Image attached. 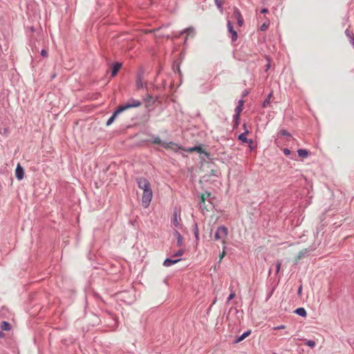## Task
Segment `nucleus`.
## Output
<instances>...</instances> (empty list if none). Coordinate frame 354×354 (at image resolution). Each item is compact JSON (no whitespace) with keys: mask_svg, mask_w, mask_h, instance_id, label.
I'll return each instance as SVG.
<instances>
[{"mask_svg":"<svg viewBox=\"0 0 354 354\" xmlns=\"http://www.w3.org/2000/svg\"><path fill=\"white\" fill-rule=\"evenodd\" d=\"M136 182L138 187L143 190L142 202L145 207H147L150 204L153 196L151 184L149 180L144 177L138 178Z\"/></svg>","mask_w":354,"mask_h":354,"instance_id":"1","label":"nucleus"},{"mask_svg":"<svg viewBox=\"0 0 354 354\" xmlns=\"http://www.w3.org/2000/svg\"><path fill=\"white\" fill-rule=\"evenodd\" d=\"M141 104L142 102L140 100H136L134 98L129 99L126 103L120 104L118 106L113 115L107 120L106 126L111 125L114 122L118 114L129 109L138 107L141 106Z\"/></svg>","mask_w":354,"mask_h":354,"instance_id":"2","label":"nucleus"},{"mask_svg":"<svg viewBox=\"0 0 354 354\" xmlns=\"http://www.w3.org/2000/svg\"><path fill=\"white\" fill-rule=\"evenodd\" d=\"M178 149L183 150L184 151L192 153V152H197L198 153H203L207 158H209V153L205 151L201 145H197L192 147H178Z\"/></svg>","mask_w":354,"mask_h":354,"instance_id":"3","label":"nucleus"},{"mask_svg":"<svg viewBox=\"0 0 354 354\" xmlns=\"http://www.w3.org/2000/svg\"><path fill=\"white\" fill-rule=\"evenodd\" d=\"M145 70L142 67H140L136 74V88L140 90L143 88V80L145 79Z\"/></svg>","mask_w":354,"mask_h":354,"instance_id":"4","label":"nucleus"},{"mask_svg":"<svg viewBox=\"0 0 354 354\" xmlns=\"http://www.w3.org/2000/svg\"><path fill=\"white\" fill-rule=\"evenodd\" d=\"M227 28L228 36L231 38V43L233 44L238 39V33L234 29L232 23L229 20L227 22Z\"/></svg>","mask_w":354,"mask_h":354,"instance_id":"5","label":"nucleus"},{"mask_svg":"<svg viewBox=\"0 0 354 354\" xmlns=\"http://www.w3.org/2000/svg\"><path fill=\"white\" fill-rule=\"evenodd\" d=\"M228 234V230L227 228L224 225H220L218 227L215 234H214V239L215 240H220L225 239Z\"/></svg>","mask_w":354,"mask_h":354,"instance_id":"6","label":"nucleus"},{"mask_svg":"<svg viewBox=\"0 0 354 354\" xmlns=\"http://www.w3.org/2000/svg\"><path fill=\"white\" fill-rule=\"evenodd\" d=\"M233 15L234 17L237 20V24L239 27H241L243 26V24H244V20H243V18L242 17V15L239 10V9L236 7H234V12H233Z\"/></svg>","mask_w":354,"mask_h":354,"instance_id":"7","label":"nucleus"},{"mask_svg":"<svg viewBox=\"0 0 354 354\" xmlns=\"http://www.w3.org/2000/svg\"><path fill=\"white\" fill-rule=\"evenodd\" d=\"M15 176H16V178L18 180H22L24 178V169L21 166L20 164H18L17 165V167L15 169Z\"/></svg>","mask_w":354,"mask_h":354,"instance_id":"8","label":"nucleus"},{"mask_svg":"<svg viewBox=\"0 0 354 354\" xmlns=\"http://www.w3.org/2000/svg\"><path fill=\"white\" fill-rule=\"evenodd\" d=\"M122 64L120 62H115L113 64L111 68V77H115L117 75L118 71L122 68Z\"/></svg>","mask_w":354,"mask_h":354,"instance_id":"9","label":"nucleus"},{"mask_svg":"<svg viewBox=\"0 0 354 354\" xmlns=\"http://www.w3.org/2000/svg\"><path fill=\"white\" fill-rule=\"evenodd\" d=\"M251 333V330H248L245 332H244L242 335L239 336L236 339L234 340V344H237L243 341L245 338H246L248 336H249Z\"/></svg>","mask_w":354,"mask_h":354,"instance_id":"10","label":"nucleus"},{"mask_svg":"<svg viewBox=\"0 0 354 354\" xmlns=\"http://www.w3.org/2000/svg\"><path fill=\"white\" fill-rule=\"evenodd\" d=\"M180 62L178 59L174 61L172 64V70L174 73H178L180 75H181V71L180 69Z\"/></svg>","mask_w":354,"mask_h":354,"instance_id":"11","label":"nucleus"},{"mask_svg":"<svg viewBox=\"0 0 354 354\" xmlns=\"http://www.w3.org/2000/svg\"><path fill=\"white\" fill-rule=\"evenodd\" d=\"M249 133H250V131L248 129H245V131L243 133L239 135V136H238L239 140H240L243 143H247V142H248L249 139L246 137V135L249 134Z\"/></svg>","mask_w":354,"mask_h":354,"instance_id":"12","label":"nucleus"},{"mask_svg":"<svg viewBox=\"0 0 354 354\" xmlns=\"http://www.w3.org/2000/svg\"><path fill=\"white\" fill-rule=\"evenodd\" d=\"M181 260V259H169V258H167L164 262H163V265L166 267H169V266H171L176 263H178V261H180Z\"/></svg>","mask_w":354,"mask_h":354,"instance_id":"13","label":"nucleus"},{"mask_svg":"<svg viewBox=\"0 0 354 354\" xmlns=\"http://www.w3.org/2000/svg\"><path fill=\"white\" fill-rule=\"evenodd\" d=\"M174 234L177 239V246L180 247L183 245V240L182 235L177 230L174 231Z\"/></svg>","mask_w":354,"mask_h":354,"instance_id":"14","label":"nucleus"},{"mask_svg":"<svg viewBox=\"0 0 354 354\" xmlns=\"http://www.w3.org/2000/svg\"><path fill=\"white\" fill-rule=\"evenodd\" d=\"M199 208L201 209L203 213H204L205 211H208V208L206 205L205 200H204V197H200Z\"/></svg>","mask_w":354,"mask_h":354,"instance_id":"15","label":"nucleus"},{"mask_svg":"<svg viewBox=\"0 0 354 354\" xmlns=\"http://www.w3.org/2000/svg\"><path fill=\"white\" fill-rule=\"evenodd\" d=\"M192 230L194 234L196 242L199 240V230L197 223L194 222L192 225Z\"/></svg>","mask_w":354,"mask_h":354,"instance_id":"16","label":"nucleus"},{"mask_svg":"<svg viewBox=\"0 0 354 354\" xmlns=\"http://www.w3.org/2000/svg\"><path fill=\"white\" fill-rule=\"evenodd\" d=\"M295 313L302 317H306L307 316L306 310L301 307L297 308L295 310Z\"/></svg>","mask_w":354,"mask_h":354,"instance_id":"17","label":"nucleus"},{"mask_svg":"<svg viewBox=\"0 0 354 354\" xmlns=\"http://www.w3.org/2000/svg\"><path fill=\"white\" fill-rule=\"evenodd\" d=\"M0 328L2 330L8 331L11 329V326H10V323H8V322L3 321L1 323Z\"/></svg>","mask_w":354,"mask_h":354,"instance_id":"18","label":"nucleus"},{"mask_svg":"<svg viewBox=\"0 0 354 354\" xmlns=\"http://www.w3.org/2000/svg\"><path fill=\"white\" fill-rule=\"evenodd\" d=\"M152 142L153 144H156V145H162L164 148H167L168 147V145L167 143H165V142H162L161 139L160 138V137L157 136L152 141Z\"/></svg>","mask_w":354,"mask_h":354,"instance_id":"19","label":"nucleus"},{"mask_svg":"<svg viewBox=\"0 0 354 354\" xmlns=\"http://www.w3.org/2000/svg\"><path fill=\"white\" fill-rule=\"evenodd\" d=\"M272 95V93L271 92L267 95V97L264 100V101L262 103L263 108H266L270 104Z\"/></svg>","mask_w":354,"mask_h":354,"instance_id":"20","label":"nucleus"},{"mask_svg":"<svg viewBox=\"0 0 354 354\" xmlns=\"http://www.w3.org/2000/svg\"><path fill=\"white\" fill-rule=\"evenodd\" d=\"M239 120H240V115L234 114V115H233V128L234 129H236L239 127Z\"/></svg>","mask_w":354,"mask_h":354,"instance_id":"21","label":"nucleus"},{"mask_svg":"<svg viewBox=\"0 0 354 354\" xmlns=\"http://www.w3.org/2000/svg\"><path fill=\"white\" fill-rule=\"evenodd\" d=\"M298 156L301 158H306L308 157L309 152L308 150L304 149H300L297 151Z\"/></svg>","mask_w":354,"mask_h":354,"instance_id":"22","label":"nucleus"},{"mask_svg":"<svg viewBox=\"0 0 354 354\" xmlns=\"http://www.w3.org/2000/svg\"><path fill=\"white\" fill-rule=\"evenodd\" d=\"M200 197H204V200H208L210 204H212L211 201V193L209 192L205 191L204 193L201 194Z\"/></svg>","mask_w":354,"mask_h":354,"instance_id":"23","label":"nucleus"},{"mask_svg":"<svg viewBox=\"0 0 354 354\" xmlns=\"http://www.w3.org/2000/svg\"><path fill=\"white\" fill-rule=\"evenodd\" d=\"M309 252V250L307 248H305L302 250H301L298 254H297V259L299 260L301 259H302L305 255H306Z\"/></svg>","mask_w":354,"mask_h":354,"instance_id":"24","label":"nucleus"},{"mask_svg":"<svg viewBox=\"0 0 354 354\" xmlns=\"http://www.w3.org/2000/svg\"><path fill=\"white\" fill-rule=\"evenodd\" d=\"M172 221H173V224L175 227H178L179 226V223L178 221V214H177V212H176V211L174 212Z\"/></svg>","mask_w":354,"mask_h":354,"instance_id":"25","label":"nucleus"},{"mask_svg":"<svg viewBox=\"0 0 354 354\" xmlns=\"http://www.w3.org/2000/svg\"><path fill=\"white\" fill-rule=\"evenodd\" d=\"M345 35L348 39V41L350 39H352V38H354V34L352 30H351L349 28L346 29L345 30Z\"/></svg>","mask_w":354,"mask_h":354,"instance_id":"26","label":"nucleus"},{"mask_svg":"<svg viewBox=\"0 0 354 354\" xmlns=\"http://www.w3.org/2000/svg\"><path fill=\"white\" fill-rule=\"evenodd\" d=\"M270 26V21H266L264 22L259 28L260 31H266Z\"/></svg>","mask_w":354,"mask_h":354,"instance_id":"27","label":"nucleus"},{"mask_svg":"<svg viewBox=\"0 0 354 354\" xmlns=\"http://www.w3.org/2000/svg\"><path fill=\"white\" fill-rule=\"evenodd\" d=\"M279 135L288 138L291 137V134L286 129H281L279 132Z\"/></svg>","mask_w":354,"mask_h":354,"instance_id":"28","label":"nucleus"},{"mask_svg":"<svg viewBox=\"0 0 354 354\" xmlns=\"http://www.w3.org/2000/svg\"><path fill=\"white\" fill-rule=\"evenodd\" d=\"M275 266H276L275 274H277L279 272L280 268L281 266V261L280 260H277L276 261Z\"/></svg>","mask_w":354,"mask_h":354,"instance_id":"29","label":"nucleus"},{"mask_svg":"<svg viewBox=\"0 0 354 354\" xmlns=\"http://www.w3.org/2000/svg\"><path fill=\"white\" fill-rule=\"evenodd\" d=\"M248 144V147H250V150H254L255 148V146L254 145V142L252 139H249L248 142H247Z\"/></svg>","mask_w":354,"mask_h":354,"instance_id":"30","label":"nucleus"},{"mask_svg":"<svg viewBox=\"0 0 354 354\" xmlns=\"http://www.w3.org/2000/svg\"><path fill=\"white\" fill-rule=\"evenodd\" d=\"M215 3L218 8L223 9V0H214Z\"/></svg>","mask_w":354,"mask_h":354,"instance_id":"31","label":"nucleus"},{"mask_svg":"<svg viewBox=\"0 0 354 354\" xmlns=\"http://www.w3.org/2000/svg\"><path fill=\"white\" fill-rule=\"evenodd\" d=\"M243 111V107L241 106L237 105V106L235 109V115H239L241 112Z\"/></svg>","mask_w":354,"mask_h":354,"instance_id":"32","label":"nucleus"},{"mask_svg":"<svg viewBox=\"0 0 354 354\" xmlns=\"http://www.w3.org/2000/svg\"><path fill=\"white\" fill-rule=\"evenodd\" d=\"M306 344L311 348H313L315 346V342L313 340H308L306 342Z\"/></svg>","mask_w":354,"mask_h":354,"instance_id":"33","label":"nucleus"},{"mask_svg":"<svg viewBox=\"0 0 354 354\" xmlns=\"http://www.w3.org/2000/svg\"><path fill=\"white\" fill-rule=\"evenodd\" d=\"M194 32V28L192 27H189V28H187L186 29H185L182 32L181 34H183V33H189V32Z\"/></svg>","mask_w":354,"mask_h":354,"instance_id":"34","label":"nucleus"},{"mask_svg":"<svg viewBox=\"0 0 354 354\" xmlns=\"http://www.w3.org/2000/svg\"><path fill=\"white\" fill-rule=\"evenodd\" d=\"M225 248L226 247L225 246H223V252L222 253L220 254V259H219V263L221 261L222 259L225 257Z\"/></svg>","mask_w":354,"mask_h":354,"instance_id":"35","label":"nucleus"},{"mask_svg":"<svg viewBox=\"0 0 354 354\" xmlns=\"http://www.w3.org/2000/svg\"><path fill=\"white\" fill-rule=\"evenodd\" d=\"M340 198H339V203H345V196L344 194H342V192H339Z\"/></svg>","mask_w":354,"mask_h":354,"instance_id":"36","label":"nucleus"},{"mask_svg":"<svg viewBox=\"0 0 354 354\" xmlns=\"http://www.w3.org/2000/svg\"><path fill=\"white\" fill-rule=\"evenodd\" d=\"M183 254H184V250H179L178 251H177L174 254V256H175V257L182 256Z\"/></svg>","mask_w":354,"mask_h":354,"instance_id":"37","label":"nucleus"},{"mask_svg":"<svg viewBox=\"0 0 354 354\" xmlns=\"http://www.w3.org/2000/svg\"><path fill=\"white\" fill-rule=\"evenodd\" d=\"M283 153H284L286 156H289V155H290V153H291V151H290L289 149H288V148H284V149H283Z\"/></svg>","mask_w":354,"mask_h":354,"instance_id":"38","label":"nucleus"},{"mask_svg":"<svg viewBox=\"0 0 354 354\" xmlns=\"http://www.w3.org/2000/svg\"><path fill=\"white\" fill-rule=\"evenodd\" d=\"M41 55L43 57H46L48 56V52L45 49H42L41 51Z\"/></svg>","mask_w":354,"mask_h":354,"instance_id":"39","label":"nucleus"},{"mask_svg":"<svg viewBox=\"0 0 354 354\" xmlns=\"http://www.w3.org/2000/svg\"><path fill=\"white\" fill-rule=\"evenodd\" d=\"M234 297H235V293L234 292H231L230 294V295L228 296V297H227V301H230V300L234 299Z\"/></svg>","mask_w":354,"mask_h":354,"instance_id":"40","label":"nucleus"},{"mask_svg":"<svg viewBox=\"0 0 354 354\" xmlns=\"http://www.w3.org/2000/svg\"><path fill=\"white\" fill-rule=\"evenodd\" d=\"M286 328L285 325H280L278 326H276L274 328V330H280V329H284Z\"/></svg>","mask_w":354,"mask_h":354,"instance_id":"41","label":"nucleus"},{"mask_svg":"<svg viewBox=\"0 0 354 354\" xmlns=\"http://www.w3.org/2000/svg\"><path fill=\"white\" fill-rule=\"evenodd\" d=\"M301 291H302V285H300L298 288V290H297V295L299 297H301Z\"/></svg>","mask_w":354,"mask_h":354,"instance_id":"42","label":"nucleus"},{"mask_svg":"<svg viewBox=\"0 0 354 354\" xmlns=\"http://www.w3.org/2000/svg\"><path fill=\"white\" fill-rule=\"evenodd\" d=\"M268 12V9L266 8H263L261 10V13L266 14Z\"/></svg>","mask_w":354,"mask_h":354,"instance_id":"43","label":"nucleus"},{"mask_svg":"<svg viewBox=\"0 0 354 354\" xmlns=\"http://www.w3.org/2000/svg\"><path fill=\"white\" fill-rule=\"evenodd\" d=\"M342 221L339 223L337 222H335L333 223V226H335V227H340L342 225Z\"/></svg>","mask_w":354,"mask_h":354,"instance_id":"44","label":"nucleus"},{"mask_svg":"<svg viewBox=\"0 0 354 354\" xmlns=\"http://www.w3.org/2000/svg\"><path fill=\"white\" fill-rule=\"evenodd\" d=\"M8 132V129H6V128H4V129H3V131H2L1 130H0V133H1V134H4V135H5V134H6Z\"/></svg>","mask_w":354,"mask_h":354,"instance_id":"45","label":"nucleus"},{"mask_svg":"<svg viewBox=\"0 0 354 354\" xmlns=\"http://www.w3.org/2000/svg\"><path fill=\"white\" fill-rule=\"evenodd\" d=\"M151 100H152V96L150 95H147V98L145 100L149 102Z\"/></svg>","mask_w":354,"mask_h":354,"instance_id":"46","label":"nucleus"},{"mask_svg":"<svg viewBox=\"0 0 354 354\" xmlns=\"http://www.w3.org/2000/svg\"><path fill=\"white\" fill-rule=\"evenodd\" d=\"M243 104H244V101H243V100H242V99H241V100H240L239 101V102H238V105H239V106H242V107H243Z\"/></svg>","mask_w":354,"mask_h":354,"instance_id":"47","label":"nucleus"},{"mask_svg":"<svg viewBox=\"0 0 354 354\" xmlns=\"http://www.w3.org/2000/svg\"><path fill=\"white\" fill-rule=\"evenodd\" d=\"M349 43L351 44V46L354 48V38H352V39H350Z\"/></svg>","mask_w":354,"mask_h":354,"instance_id":"48","label":"nucleus"},{"mask_svg":"<svg viewBox=\"0 0 354 354\" xmlns=\"http://www.w3.org/2000/svg\"><path fill=\"white\" fill-rule=\"evenodd\" d=\"M4 336H5L4 333L1 330H0V338H3V337H4Z\"/></svg>","mask_w":354,"mask_h":354,"instance_id":"49","label":"nucleus"},{"mask_svg":"<svg viewBox=\"0 0 354 354\" xmlns=\"http://www.w3.org/2000/svg\"><path fill=\"white\" fill-rule=\"evenodd\" d=\"M243 129H244V131H245V129H248L246 124H243Z\"/></svg>","mask_w":354,"mask_h":354,"instance_id":"50","label":"nucleus"},{"mask_svg":"<svg viewBox=\"0 0 354 354\" xmlns=\"http://www.w3.org/2000/svg\"><path fill=\"white\" fill-rule=\"evenodd\" d=\"M248 94V91H245V92L243 93V97L246 96Z\"/></svg>","mask_w":354,"mask_h":354,"instance_id":"51","label":"nucleus"},{"mask_svg":"<svg viewBox=\"0 0 354 354\" xmlns=\"http://www.w3.org/2000/svg\"><path fill=\"white\" fill-rule=\"evenodd\" d=\"M30 30H31V31H32V32H33V31L35 30V29H34V28H33V27H31V28H30Z\"/></svg>","mask_w":354,"mask_h":354,"instance_id":"52","label":"nucleus"},{"mask_svg":"<svg viewBox=\"0 0 354 354\" xmlns=\"http://www.w3.org/2000/svg\"><path fill=\"white\" fill-rule=\"evenodd\" d=\"M272 292H271L270 293V295H268V298L272 295Z\"/></svg>","mask_w":354,"mask_h":354,"instance_id":"53","label":"nucleus"},{"mask_svg":"<svg viewBox=\"0 0 354 354\" xmlns=\"http://www.w3.org/2000/svg\"><path fill=\"white\" fill-rule=\"evenodd\" d=\"M270 273H271V268L269 270V274H270Z\"/></svg>","mask_w":354,"mask_h":354,"instance_id":"54","label":"nucleus"}]
</instances>
